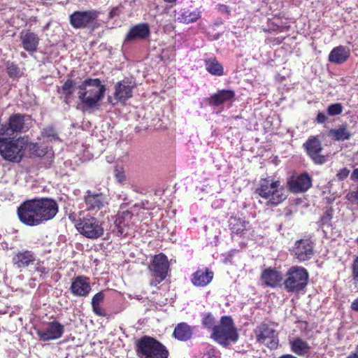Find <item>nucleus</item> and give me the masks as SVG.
I'll return each mask as SVG.
<instances>
[{
  "label": "nucleus",
  "instance_id": "1",
  "mask_svg": "<svg viewBox=\"0 0 358 358\" xmlns=\"http://www.w3.org/2000/svg\"><path fill=\"white\" fill-rule=\"evenodd\" d=\"M106 86L99 78H87L78 87L80 103L87 108H94L103 99Z\"/></svg>",
  "mask_w": 358,
  "mask_h": 358
},
{
  "label": "nucleus",
  "instance_id": "2",
  "mask_svg": "<svg viewBox=\"0 0 358 358\" xmlns=\"http://www.w3.org/2000/svg\"><path fill=\"white\" fill-rule=\"evenodd\" d=\"M136 352L138 358H168L169 351L165 345L157 339L142 336L136 345Z\"/></svg>",
  "mask_w": 358,
  "mask_h": 358
},
{
  "label": "nucleus",
  "instance_id": "3",
  "mask_svg": "<svg viewBox=\"0 0 358 358\" xmlns=\"http://www.w3.org/2000/svg\"><path fill=\"white\" fill-rule=\"evenodd\" d=\"M211 337L224 346L228 345L231 342H236L239 335L232 318L229 316L222 317L220 324L213 328Z\"/></svg>",
  "mask_w": 358,
  "mask_h": 358
},
{
  "label": "nucleus",
  "instance_id": "4",
  "mask_svg": "<svg viewBox=\"0 0 358 358\" xmlns=\"http://www.w3.org/2000/svg\"><path fill=\"white\" fill-rule=\"evenodd\" d=\"M257 192L261 197L268 200L267 205L277 206L286 199L285 189L279 180H262Z\"/></svg>",
  "mask_w": 358,
  "mask_h": 358
},
{
  "label": "nucleus",
  "instance_id": "5",
  "mask_svg": "<svg viewBox=\"0 0 358 358\" xmlns=\"http://www.w3.org/2000/svg\"><path fill=\"white\" fill-rule=\"evenodd\" d=\"M24 145L23 138L0 136V155L7 161L20 162L24 156Z\"/></svg>",
  "mask_w": 358,
  "mask_h": 358
},
{
  "label": "nucleus",
  "instance_id": "6",
  "mask_svg": "<svg viewBox=\"0 0 358 358\" xmlns=\"http://www.w3.org/2000/svg\"><path fill=\"white\" fill-rule=\"evenodd\" d=\"M86 210L93 215L103 216L108 211V198L99 191L87 190L84 196Z\"/></svg>",
  "mask_w": 358,
  "mask_h": 358
},
{
  "label": "nucleus",
  "instance_id": "7",
  "mask_svg": "<svg viewBox=\"0 0 358 358\" xmlns=\"http://www.w3.org/2000/svg\"><path fill=\"white\" fill-rule=\"evenodd\" d=\"M31 123L29 115L15 114L10 117L8 124H0V136L12 137L15 133L24 132Z\"/></svg>",
  "mask_w": 358,
  "mask_h": 358
},
{
  "label": "nucleus",
  "instance_id": "8",
  "mask_svg": "<svg viewBox=\"0 0 358 358\" xmlns=\"http://www.w3.org/2000/svg\"><path fill=\"white\" fill-rule=\"evenodd\" d=\"M78 231L86 238L96 239L103 235L101 223L94 216L87 215L80 219L76 224Z\"/></svg>",
  "mask_w": 358,
  "mask_h": 358
},
{
  "label": "nucleus",
  "instance_id": "9",
  "mask_svg": "<svg viewBox=\"0 0 358 358\" xmlns=\"http://www.w3.org/2000/svg\"><path fill=\"white\" fill-rule=\"evenodd\" d=\"M17 214L20 221L27 226L35 227L42 224L34 199L21 203L17 209Z\"/></svg>",
  "mask_w": 358,
  "mask_h": 358
},
{
  "label": "nucleus",
  "instance_id": "10",
  "mask_svg": "<svg viewBox=\"0 0 358 358\" xmlns=\"http://www.w3.org/2000/svg\"><path fill=\"white\" fill-rule=\"evenodd\" d=\"M287 278L285 281V288L289 291H299L306 286L308 281V273L302 267H292L287 272Z\"/></svg>",
  "mask_w": 358,
  "mask_h": 358
},
{
  "label": "nucleus",
  "instance_id": "11",
  "mask_svg": "<svg viewBox=\"0 0 358 358\" xmlns=\"http://www.w3.org/2000/svg\"><path fill=\"white\" fill-rule=\"evenodd\" d=\"M149 268L155 277L154 280L150 281V285L157 287L167 276L169 269L167 257L162 253L155 255Z\"/></svg>",
  "mask_w": 358,
  "mask_h": 358
},
{
  "label": "nucleus",
  "instance_id": "12",
  "mask_svg": "<svg viewBox=\"0 0 358 358\" xmlns=\"http://www.w3.org/2000/svg\"><path fill=\"white\" fill-rule=\"evenodd\" d=\"M97 17L96 10L75 11L69 16V22L75 29L90 28L94 26Z\"/></svg>",
  "mask_w": 358,
  "mask_h": 358
},
{
  "label": "nucleus",
  "instance_id": "13",
  "mask_svg": "<svg viewBox=\"0 0 358 358\" xmlns=\"http://www.w3.org/2000/svg\"><path fill=\"white\" fill-rule=\"evenodd\" d=\"M133 215L128 210L119 212L115 216L113 231L118 236L131 234L134 229Z\"/></svg>",
  "mask_w": 358,
  "mask_h": 358
},
{
  "label": "nucleus",
  "instance_id": "14",
  "mask_svg": "<svg viewBox=\"0 0 358 358\" xmlns=\"http://www.w3.org/2000/svg\"><path fill=\"white\" fill-rule=\"evenodd\" d=\"M42 223L53 219L58 213L57 201L50 198L34 199Z\"/></svg>",
  "mask_w": 358,
  "mask_h": 358
},
{
  "label": "nucleus",
  "instance_id": "15",
  "mask_svg": "<svg viewBox=\"0 0 358 358\" xmlns=\"http://www.w3.org/2000/svg\"><path fill=\"white\" fill-rule=\"evenodd\" d=\"M257 341L270 349H275L278 345V334L275 329L266 324H261L255 331Z\"/></svg>",
  "mask_w": 358,
  "mask_h": 358
},
{
  "label": "nucleus",
  "instance_id": "16",
  "mask_svg": "<svg viewBox=\"0 0 358 358\" xmlns=\"http://www.w3.org/2000/svg\"><path fill=\"white\" fill-rule=\"evenodd\" d=\"M134 86L127 80H123L115 85L113 96H108V101L112 105L120 102L124 103L127 99L132 96Z\"/></svg>",
  "mask_w": 358,
  "mask_h": 358
},
{
  "label": "nucleus",
  "instance_id": "17",
  "mask_svg": "<svg viewBox=\"0 0 358 358\" xmlns=\"http://www.w3.org/2000/svg\"><path fill=\"white\" fill-rule=\"evenodd\" d=\"M313 247L310 238H301L295 242L292 253L299 262L307 261L313 255Z\"/></svg>",
  "mask_w": 358,
  "mask_h": 358
},
{
  "label": "nucleus",
  "instance_id": "18",
  "mask_svg": "<svg viewBox=\"0 0 358 358\" xmlns=\"http://www.w3.org/2000/svg\"><path fill=\"white\" fill-rule=\"evenodd\" d=\"M64 331V325L57 321H54L47 323L44 328L38 329L36 334L41 341H49L61 338Z\"/></svg>",
  "mask_w": 358,
  "mask_h": 358
},
{
  "label": "nucleus",
  "instance_id": "19",
  "mask_svg": "<svg viewBox=\"0 0 358 358\" xmlns=\"http://www.w3.org/2000/svg\"><path fill=\"white\" fill-rule=\"evenodd\" d=\"M303 146L308 155L315 164H323L326 162V157L320 154L322 148L320 141L317 137L309 138Z\"/></svg>",
  "mask_w": 358,
  "mask_h": 358
},
{
  "label": "nucleus",
  "instance_id": "20",
  "mask_svg": "<svg viewBox=\"0 0 358 358\" xmlns=\"http://www.w3.org/2000/svg\"><path fill=\"white\" fill-rule=\"evenodd\" d=\"M236 93L232 90H220L208 99L210 106H220L224 103L231 104L235 101Z\"/></svg>",
  "mask_w": 358,
  "mask_h": 358
},
{
  "label": "nucleus",
  "instance_id": "21",
  "mask_svg": "<svg viewBox=\"0 0 358 358\" xmlns=\"http://www.w3.org/2000/svg\"><path fill=\"white\" fill-rule=\"evenodd\" d=\"M287 184L292 192H303L311 187L312 180L308 173H303L298 177L292 178Z\"/></svg>",
  "mask_w": 358,
  "mask_h": 358
},
{
  "label": "nucleus",
  "instance_id": "22",
  "mask_svg": "<svg viewBox=\"0 0 358 358\" xmlns=\"http://www.w3.org/2000/svg\"><path fill=\"white\" fill-rule=\"evenodd\" d=\"M261 279L266 286L275 288L281 284L282 275L275 268H268L262 272Z\"/></svg>",
  "mask_w": 358,
  "mask_h": 358
},
{
  "label": "nucleus",
  "instance_id": "23",
  "mask_svg": "<svg viewBox=\"0 0 358 358\" xmlns=\"http://www.w3.org/2000/svg\"><path fill=\"white\" fill-rule=\"evenodd\" d=\"M36 260L34 252L27 250L17 252L13 257V264L18 268H26L33 264Z\"/></svg>",
  "mask_w": 358,
  "mask_h": 358
},
{
  "label": "nucleus",
  "instance_id": "24",
  "mask_svg": "<svg viewBox=\"0 0 358 358\" xmlns=\"http://www.w3.org/2000/svg\"><path fill=\"white\" fill-rule=\"evenodd\" d=\"M150 29L147 23L138 24L131 27L126 36V41L144 39L150 36Z\"/></svg>",
  "mask_w": 358,
  "mask_h": 358
},
{
  "label": "nucleus",
  "instance_id": "25",
  "mask_svg": "<svg viewBox=\"0 0 358 358\" xmlns=\"http://www.w3.org/2000/svg\"><path fill=\"white\" fill-rule=\"evenodd\" d=\"M174 12L176 20L185 24L193 23L201 17V11L199 9L191 11L188 9L180 8L178 10H176Z\"/></svg>",
  "mask_w": 358,
  "mask_h": 358
},
{
  "label": "nucleus",
  "instance_id": "26",
  "mask_svg": "<svg viewBox=\"0 0 358 358\" xmlns=\"http://www.w3.org/2000/svg\"><path fill=\"white\" fill-rule=\"evenodd\" d=\"M20 39L23 48L29 52H35L37 50L39 38L37 34L29 31L24 34L21 33Z\"/></svg>",
  "mask_w": 358,
  "mask_h": 358
},
{
  "label": "nucleus",
  "instance_id": "27",
  "mask_svg": "<svg viewBox=\"0 0 358 358\" xmlns=\"http://www.w3.org/2000/svg\"><path fill=\"white\" fill-rule=\"evenodd\" d=\"M350 54V50L348 48L339 45L331 50L329 55V61L331 63L341 64L348 59Z\"/></svg>",
  "mask_w": 358,
  "mask_h": 358
},
{
  "label": "nucleus",
  "instance_id": "28",
  "mask_svg": "<svg viewBox=\"0 0 358 358\" xmlns=\"http://www.w3.org/2000/svg\"><path fill=\"white\" fill-rule=\"evenodd\" d=\"M213 278V273L208 268L198 270L192 274V282L197 287H204L209 284Z\"/></svg>",
  "mask_w": 358,
  "mask_h": 358
},
{
  "label": "nucleus",
  "instance_id": "29",
  "mask_svg": "<svg viewBox=\"0 0 358 358\" xmlns=\"http://www.w3.org/2000/svg\"><path fill=\"white\" fill-rule=\"evenodd\" d=\"M229 223L231 232L236 234H242L250 227L249 222L240 217H231L229 220Z\"/></svg>",
  "mask_w": 358,
  "mask_h": 358
},
{
  "label": "nucleus",
  "instance_id": "30",
  "mask_svg": "<svg viewBox=\"0 0 358 358\" xmlns=\"http://www.w3.org/2000/svg\"><path fill=\"white\" fill-rule=\"evenodd\" d=\"M173 336L178 340L182 341H187L192 336V328L187 324L181 322L175 327Z\"/></svg>",
  "mask_w": 358,
  "mask_h": 358
},
{
  "label": "nucleus",
  "instance_id": "31",
  "mask_svg": "<svg viewBox=\"0 0 358 358\" xmlns=\"http://www.w3.org/2000/svg\"><path fill=\"white\" fill-rule=\"evenodd\" d=\"M204 63L206 69L209 73L216 76H222L224 75V68L216 57H212L206 59Z\"/></svg>",
  "mask_w": 358,
  "mask_h": 358
},
{
  "label": "nucleus",
  "instance_id": "32",
  "mask_svg": "<svg viewBox=\"0 0 358 358\" xmlns=\"http://www.w3.org/2000/svg\"><path fill=\"white\" fill-rule=\"evenodd\" d=\"M71 289V291H90V278L83 275L74 278L72 280Z\"/></svg>",
  "mask_w": 358,
  "mask_h": 358
},
{
  "label": "nucleus",
  "instance_id": "33",
  "mask_svg": "<svg viewBox=\"0 0 358 358\" xmlns=\"http://www.w3.org/2000/svg\"><path fill=\"white\" fill-rule=\"evenodd\" d=\"M292 352L299 356H303L309 352L310 346L307 342L301 338H296L290 343Z\"/></svg>",
  "mask_w": 358,
  "mask_h": 358
},
{
  "label": "nucleus",
  "instance_id": "34",
  "mask_svg": "<svg viewBox=\"0 0 358 358\" xmlns=\"http://www.w3.org/2000/svg\"><path fill=\"white\" fill-rule=\"evenodd\" d=\"M329 134L334 140L338 141L349 140L352 136L345 125H342L338 128L331 129Z\"/></svg>",
  "mask_w": 358,
  "mask_h": 358
},
{
  "label": "nucleus",
  "instance_id": "35",
  "mask_svg": "<svg viewBox=\"0 0 358 358\" xmlns=\"http://www.w3.org/2000/svg\"><path fill=\"white\" fill-rule=\"evenodd\" d=\"M75 91V82L73 80H67L62 85L61 93L64 96V101L69 103Z\"/></svg>",
  "mask_w": 358,
  "mask_h": 358
},
{
  "label": "nucleus",
  "instance_id": "36",
  "mask_svg": "<svg viewBox=\"0 0 358 358\" xmlns=\"http://www.w3.org/2000/svg\"><path fill=\"white\" fill-rule=\"evenodd\" d=\"M29 149L31 154L38 157H43L45 155H52L51 152H48L47 148H40L37 143H31L29 145Z\"/></svg>",
  "mask_w": 358,
  "mask_h": 358
},
{
  "label": "nucleus",
  "instance_id": "37",
  "mask_svg": "<svg viewBox=\"0 0 358 358\" xmlns=\"http://www.w3.org/2000/svg\"><path fill=\"white\" fill-rule=\"evenodd\" d=\"M327 114L329 116H336L342 113L343 106L341 103L330 104L327 109Z\"/></svg>",
  "mask_w": 358,
  "mask_h": 358
},
{
  "label": "nucleus",
  "instance_id": "38",
  "mask_svg": "<svg viewBox=\"0 0 358 358\" xmlns=\"http://www.w3.org/2000/svg\"><path fill=\"white\" fill-rule=\"evenodd\" d=\"M42 135L49 141L57 139V134L52 127L44 129L42 131Z\"/></svg>",
  "mask_w": 358,
  "mask_h": 358
},
{
  "label": "nucleus",
  "instance_id": "39",
  "mask_svg": "<svg viewBox=\"0 0 358 358\" xmlns=\"http://www.w3.org/2000/svg\"><path fill=\"white\" fill-rule=\"evenodd\" d=\"M332 213L333 211L331 208L324 211L320 220V223L322 225H330V222L332 219Z\"/></svg>",
  "mask_w": 358,
  "mask_h": 358
},
{
  "label": "nucleus",
  "instance_id": "40",
  "mask_svg": "<svg viewBox=\"0 0 358 358\" xmlns=\"http://www.w3.org/2000/svg\"><path fill=\"white\" fill-rule=\"evenodd\" d=\"M203 325L208 329H213L214 325V317L212 315L208 313L203 315L202 319Z\"/></svg>",
  "mask_w": 358,
  "mask_h": 358
},
{
  "label": "nucleus",
  "instance_id": "41",
  "mask_svg": "<svg viewBox=\"0 0 358 358\" xmlns=\"http://www.w3.org/2000/svg\"><path fill=\"white\" fill-rule=\"evenodd\" d=\"M352 275L355 282H358V255L355 257L352 264Z\"/></svg>",
  "mask_w": 358,
  "mask_h": 358
},
{
  "label": "nucleus",
  "instance_id": "42",
  "mask_svg": "<svg viewBox=\"0 0 358 358\" xmlns=\"http://www.w3.org/2000/svg\"><path fill=\"white\" fill-rule=\"evenodd\" d=\"M7 72L10 77L15 78L19 73L18 68L13 63H8L7 64Z\"/></svg>",
  "mask_w": 358,
  "mask_h": 358
},
{
  "label": "nucleus",
  "instance_id": "43",
  "mask_svg": "<svg viewBox=\"0 0 358 358\" xmlns=\"http://www.w3.org/2000/svg\"><path fill=\"white\" fill-rule=\"evenodd\" d=\"M93 312L98 316L104 317L106 313L104 310L100 306V304H92Z\"/></svg>",
  "mask_w": 358,
  "mask_h": 358
},
{
  "label": "nucleus",
  "instance_id": "44",
  "mask_svg": "<svg viewBox=\"0 0 358 358\" xmlns=\"http://www.w3.org/2000/svg\"><path fill=\"white\" fill-rule=\"evenodd\" d=\"M350 173V171L347 168L341 169L336 174V177L339 180L345 179Z\"/></svg>",
  "mask_w": 358,
  "mask_h": 358
},
{
  "label": "nucleus",
  "instance_id": "45",
  "mask_svg": "<svg viewBox=\"0 0 358 358\" xmlns=\"http://www.w3.org/2000/svg\"><path fill=\"white\" fill-rule=\"evenodd\" d=\"M104 298L103 292H96L92 299V304H101Z\"/></svg>",
  "mask_w": 358,
  "mask_h": 358
},
{
  "label": "nucleus",
  "instance_id": "46",
  "mask_svg": "<svg viewBox=\"0 0 358 358\" xmlns=\"http://www.w3.org/2000/svg\"><path fill=\"white\" fill-rule=\"evenodd\" d=\"M316 122L319 124H324L327 122V115L322 113V112H319L317 117H316Z\"/></svg>",
  "mask_w": 358,
  "mask_h": 358
},
{
  "label": "nucleus",
  "instance_id": "47",
  "mask_svg": "<svg viewBox=\"0 0 358 358\" xmlns=\"http://www.w3.org/2000/svg\"><path fill=\"white\" fill-rule=\"evenodd\" d=\"M36 270L41 273H47V268L39 262L36 264Z\"/></svg>",
  "mask_w": 358,
  "mask_h": 358
},
{
  "label": "nucleus",
  "instance_id": "48",
  "mask_svg": "<svg viewBox=\"0 0 358 358\" xmlns=\"http://www.w3.org/2000/svg\"><path fill=\"white\" fill-rule=\"evenodd\" d=\"M218 10L221 13H225L229 14V9L228 6L224 4H220L218 5Z\"/></svg>",
  "mask_w": 358,
  "mask_h": 358
},
{
  "label": "nucleus",
  "instance_id": "49",
  "mask_svg": "<svg viewBox=\"0 0 358 358\" xmlns=\"http://www.w3.org/2000/svg\"><path fill=\"white\" fill-rule=\"evenodd\" d=\"M351 179L352 180L358 181V168L355 169L352 174H351Z\"/></svg>",
  "mask_w": 358,
  "mask_h": 358
},
{
  "label": "nucleus",
  "instance_id": "50",
  "mask_svg": "<svg viewBox=\"0 0 358 358\" xmlns=\"http://www.w3.org/2000/svg\"><path fill=\"white\" fill-rule=\"evenodd\" d=\"M350 199H354L355 201H358V189L356 191L352 192L349 194Z\"/></svg>",
  "mask_w": 358,
  "mask_h": 358
},
{
  "label": "nucleus",
  "instance_id": "51",
  "mask_svg": "<svg viewBox=\"0 0 358 358\" xmlns=\"http://www.w3.org/2000/svg\"><path fill=\"white\" fill-rule=\"evenodd\" d=\"M351 308L352 310L358 311V298L356 299L351 304Z\"/></svg>",
  "mask_w": 358,
  "mask_h": 358
},
{
  "label": "nucleus",
  "instance_id": "52",
  "mask_svg": "<svg viewBox=\"0 0 358 358\" xmlns=\"http://www.w3.org/2000/svg\"><path fill=\"white\" fill-rule=\"evenodd\" d=\"M148 203V201H141V203H138L137 204H136V206H140L142 208H144V209H148L149 208V207H148L146 205Z\"/></svg>",
  "mask_w": 358,
  "mask_h": 358
},
{
  "label": "nucleus",
  "instance_id": "53",
  "mask_svg": "<svg viewBox=\"0 0 358 358\" xmlns=\"http://www.w3.org/2000/svg\"><path fill=\"white\" fill-rule=\"evenodd\" d=\"M348 358H358V345L357 348V351L354 353H351L348 355Z\"/></svg>",
  "mask_w": 358,
  "mask_h": 358
},
{
  "label": "nucleus",
  "instance_id": "54",
  "mask_svg": "<svg viewBox=\"0 0 358 358\" xmlns=\"http://www.w3.org/2000/svg\"><path fill=\"white\" fill-rule=\"evenodd\" d=\"M76 296H87L89 292H73Z\"/></svg>",
  "mask_w": 358,
  "mask_h": 358
},
{
  "label": "nucleus",
  "instance_id": "55",
  "mask_svg": "<svg viewBox=\"0 0 358 358\" xmlns=\"http://www.w3.org/2000/svg\"><path fill=\"white\" fill-rule=\"evenodd\" d=\"M116 176H117L119 182H122L124 180V176L123 174H120H120H117Z\"/></svg>",
  "mask_w": 358,
  "mask_h": 358
},
{
  "label": "nucleus",
  "instance_id": "56",
  "mask_svg": "<svg viewBox=\"0 0 358 358\" xmlns=\"http://www.w3.org/2000/svg\"><path fill=\"white\" fill-rule=\"evenodd\" d=\"M279 358H296V357L291 355H285L280 357Z\"/></svg>",
  "mask_w": 358,
  "mask_h": 358
},
{
  "label": "nucleus",
  "instance_id": "57",
  "mask_svg": "<svg viewBox=\"0 0 358 358\" xmlns=\"http://www.w3.org/2000/svg\"><path fill=\"white\" fill-rule=\"evenodd\" d=\"M134 296H133V295H131V294H130V295H129V296H130V297H136V299H137L138 300H141V299H142V297H141V298H139V296H138V295H136V292H134Z\"/></svg>",
  "mask_w": 358,
  "mask_h": 358
},
{
  "label": "nucleus",
  "instance_id": "58",
  "mask_svg": "<svg viewBox=\"0 0 358 358\" xmlns=\"http://www.w3.org/2000/svg\"><path fill=\"white\" fill-rule=\"evenodd\" d=\"M165 2H167V3H174L176 2L177 0H164Z\"/></svg>",
  "mask_w": 358,
  "mask_h": 358
},
{
  "label": "nucleus",
  "instance_id": "59",
  "mask_svg": "<svg viewBox=\"0 0 358 358\" xmlns=\"http://www.w3.org/2000/svg\"><path fill=\"white\" fill-rule=\"evenodd\" d=\"M356 243L358 245V238L356 239Z\"/></svg>",
  "mask_w": 358,
  "mask_h": 358
}]
</instances>
